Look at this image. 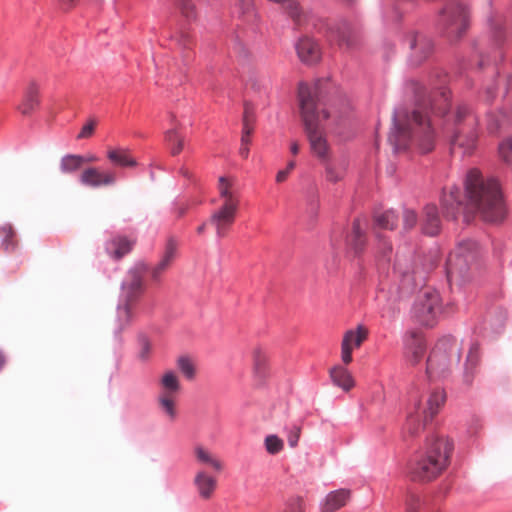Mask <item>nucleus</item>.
Instances as JSON below:
<instances>
[{"mask_svg":"<svg viewBox=\"0 0 512 512\" xmlns=\"http://www.w3.org/2000/svg\"><path fill=\"white\" fill-rule=\"evenodd\" d=\"M178 248V243L174 238H169L163 255V259L172 264Z\"/></svg>","mask_w":512,"mask_h":512,"instance_id":"obj_43","label":"nucleus"},{"mask_svg":"<svg viewBox=\"0 0 512 512\" xmlns=\"http://www.w3.org/2000/svg\"><path fill=\"white\" fill-rule=\"evenodd\" d=\"M304 501L301 497H292L287 500L282 512H304Z\"/></svg>","mask_w":512,"mask_h":512,"instance_id":"obj_41","label":"nucleus"},{"mask_svg":"<svg viewBox=\"0 0 512 512\" xmlns=\"http://www.w3.org/2000/svg\"><path fill=\"white\" fill-rule=\"evenodd\" d=\"M177 368L181 372V374L189 381H192L196 377V364L194 360L187 356L182 355L177 358L176 361Z\"/></svg>","mask_w":512,"mask_h":512,"instance_id":"obj_36","label":"nucleus"},{"mask_svg":"<svg viewBox=\"0 0 512 512\" xmlns=\"http://www.w3.org/2000/svg\"><path fill=\"white\" fill-rule=\"evenodd\" d=\"M407 41L411 50L410 59L414 65L422 63L432 53L433 43L425 35L411 33Z\"/></svg>","mask_w":512,"mask_h":512,"instance_id":"obj_16","label":"nucleus"},{"mask_svg":"<svg viewBox=\"0 0 512 512\" xmlns=\"http://www.w3.org/2000/svg\"><path fill=\"white\" fill-rule=\"evenodd\" d=\"M159 388L158 394L179 396L181 383L176 372L165 371L159 379Z\"/></svg>","mask_w":512,"mask_h":512,"instance_id":"obj_26","label":"nucleus"},{"mask_svg":"<svg viewBox=\"0 0 512 512\" xmlns=\"http://www.w3.org/2000/svg\"><path fill=\"white\" fill-rule=\"evenodd\" d=\"M398 223V215L394 210H387L374 215V225L383 230H394Z\"/></svg>","mask_w":512,"mask_h":512,"instance_id":"obj_34","label":"nucleus"},{"mask_svg":"<svg viewBox=\"0 0 512 512\" xmlns=\"http://www.w3.org/2000/svg\"><path fill=\"white\" fill-rule=\"evenodd\" d=\"M338 41L341 46L345 45L347 48L352 47L356 42V36L354 32L345 27L342 31L339 32Z\"/></svg>","mask_w":512,"mask_h":512,"instance_id":"obj_42","label":"nucleus"},{"mask_svg":"<svg viewBox=\"0 0 512 512\" xmlns=\"http://www.w3.org/2000/svg\"><path fill=\"white\" fill-rule=\"evenodd\" d=\"M95 126H96L95 120L89 121L86 125L83 126V128L80 131V133L78 134L77 138L78 139L89 138L94 133Z\"/></svg>","mask_w":512,"mask_h":512,"instance_id":"obj_49","label":"nucleus"},{"mask_svg":"<svg viewBox=\"0 0 512 512\" xmlns=\"http://www.w3.org/2000/svg\"><path fill=\"white\" fill-rule=\"evenodd\" d=\"M295 168V162L294 161H290L288 164H287V167L284 169V170H288V174H290V172Z\"/></svg>","mask_w":512,"mask_h":512,"instance_id":"obj_63","label":"nucleus"},{"mask_svg":"<svg viewBox=\"0 0 512 512\" xmlns=\"http://www.w3.org/2000/svg\"><path fill=\"white\" fill-rule=\"evenodd\" d=\"M171 266V263L164 260L163 258L161 261L152 269L151 271V277L153 280L158 281L161 277V275Z\"/></svg>","mask_w":512,"mask_h":512,"instance_id":"obj_47","label":"nucleus"},{"mask_svg":"<svg viewBox=\"0 0 512 512\" xmlns=\"http://www.w3.org/2000/svg\"><path fill=\"white\" fill-rule=\"evenodd\" d=\"M448 100H449V92L447 91H442L441 92V95H440V103H432L431 104V110L433 112H439V113H445L449 104H448Z\"/></svg>","mask_w":512,"mask_h":512,"instance_id":"obj_45","label":"nucleus"},{"mask_svg":"<svg viewBox=\"0 0 512 512\" xmlns=\"http://www.w3.org/2000/svg\"><path fill=\"white\" fill-rule=\"evenodd\" d=\"M368 330L359 325L356 330H348L343 336L341 343V360L345 365L352 362V351L354 348H359L362 343L367 339Z\"/></svg>","mask_w":512,"mask_h":512,"instance_id":"obj_15","label":"nucleus"},{"mask_svg":"<svg viewBox=\"0 0 512 512\" xmlns=\"http://www.w3.org/2000/svg\"><path fill=\"white\" fill-rule=\"evenodd\" d=\"M236 5L238 6L240 13L245 14L248 13L253 7L252 0H236Z\"/></svg>","mask_w":512,"mask_h":512,"instance_id":"obj_52","label":"nucleus"},{"mask_svg":"<svg viewBox=\"0 0 512 512\" xmlns=\"http://www.w3.org/2000/svg\"><path fill=\"white\" fill-rule=\"evenodd\" d=\"M394 127L388 141L395 151L405 150L410 144L419 147L422 153L430 152L434 147V129L427 111L418 105L411 114L404 110L395 112Z\"/></svg>","mask_w":512,"mask_h":512,"instance_id":"obj_2","label":"nucleus"},{"mask_svg":"<svg viewBox=\"0 0 512 512\" xmlns=\"http://www.w3.org/2000/svg\"><path fill=\"white\" fill-rule=\"evenodd\" d=\"M421 227L422 231L429 236H435L440 232L441 219L435 205L429 204L423 208Z\"/></svg>","mask_w":512,"mask_h":512,"instance_id":"obj_20","label":"nucleus"},{"mask_svg":"<svg viewBox=\"0 0 512 512\" xmlns=\"http://www.w3.org/2000/svg\"><path fill=\"white\" fill-rule=\"evenodd\" d=\"M349 497L350 492L346 489L330 492L321 504V512H335L346 505Z\"/></svg>","mask_w":512,"mask_h":512,"instance_id":"obj_25","label":"nucleus"},{"mask_svg":"<svg viewBox=\"0 0 512 512\" xmlns=\"http://www.w3.org/2000/svg\"><path fill=\"white\" fill-rule=\"evenodd\" d=\"M413 313L421 325L434 326L443 313L439 293L431 289L423 291L414 305Z\"/></svg>","mask_w":512,"mask_h":512,"instance_id":"obj_10","label":"nucleus"},{"mask_svg":"<svg viewBox=\"0 0 512 512\" xmlns=\"http://www.w3.org/2000/svg\"><path fill=\"white\" fill-rule=\"evenodd\" d=\"M252 370L254 376L260 380L268 375L269 356L267 351L260 346L252 350Z\"/></svg>","mask_w":512,"mask_h":512,"instance_id":"obj_23","label":"nucleus"},{"mask_svg":"<svg viewBox=\"0 0 512 512\" xmlns=\"http://www.w3.org/2000/svg\"><path fill=\"white\" fill-rule=\"evenodd\" d=\"M133 244L134 241L126 237L118 236L111 240L107 250L114 258L120 259L131 251Z\"/></svg>","mask_w":512,"mask_h":512,"instance_id":"obj_32","label":"nucleus"},{"mask_svg":"<svg viewBox=\"0 0 512 512\" xmlns=\"http://www.w3.org/2000/svg\"><path fill=\"white\" fill-rule=\"evenodd\" d=\"M84 163V156L77 154H67L60 160V171L64 174H71L78 171Z\"/></svg>","mask_w":512,"mask_h":512,"instance_id":"obj_35","label":"nucleus"},{"mask_svg":"<svg viewBox=\"0 0 512 512\" xmlns=\"http://www.w3.org/2000/svg\"><path fill=\"white\" fill-rule=\"evenodd\" d=\"M316 98L315 88L310 87L306 83L299 84L298 99L310 150L320 162H323L329 160L332 154L324 124L329 119L330 113L316 101Z\"/></svg>","mask_w":512,"mask_h":512,"instance_id":"obj_3","label":"nucleus"},{"mask_svg":"<svg viewBox=\"0 0 512 512\" xmlns=\"http://www.w3.org/2000/svg\"><path fill=\"white\" fill-rule=\"evenodd\" d=\"M217 189L221 205L209 218V223L215 228L219 238L225 237L236 220L240 207V190L237 181L231 177L221 176Z\"/></svg>","mask_w":512,"mask_h":512,"instance_id":"obj_5","label":"nucleus"},{"mask_svg":"<svg viewBox=\"0 0 512 512\" xmlns=\"http://www.w3.org/2000/svg\"><path fill=\"white\" fill-rule=\"evenodd\" d=\"M478 245L475 241L465 240L450 253L447 260V276L451 279H465L476 263Z\"/></svg>","mask_w":512,"mask_h":512,"instance_id":"obj_9","label":"nucleus"},{"mask_svg":"<svg viewBox=\"0 0 512 512\" xmlns=\"http://www.w3.org/2000/svg\"><path fill=\"white\" fill-rule=\"evenodd\" d=\"M403 218V228L405 230H410L417 223L418 217L415 211L411 209H405L402 214Z\"/></svg>","mask_w":512,"mask_h":512,"instance_id":"obj_44","label":"nucleus"},{"mask_svg":"<svg viewBox=\"0 0 512 512\" xmlns=\"http://www.w3.org/2000/svg\"><path fill=\"white\" fill-rule=\"evenodd\" d=\"M180 173H181L184 177H187V178H188V177H190V172H189V170H188L187 168H185V167H182V168L180 169Z\"/></svg>","mask_w":512,"mask_h":512,"instance_id":"obj_64","label":"nucleus"},{"mask_svg":"<svg viewBox=\"0 0 512 512\" xmlns=\"http://www.w3.org/2000/svg\"><path fill=\"white\" fill-rule=\"evenodd\" d=\"M332 383L348 392L355 386V380L349 370L341 365H335L329 370Z\"/></svg>","mask_w":512,"mask_h":512,"instance_id":"obj_22","label":"nucleus"},{"mask_svg":"<svg viewBox=\"0 0 512 512\" xmlns=\"http://www.w3.org/2000/svg\"><path fill=\"white\" fill-rule=\"evenodd\" d=\"M461 357V348L457 341L452 339L440 340L427 359V373L429 375H444L450 368L458 364Z\"/></svg>","mask_w":512,"mask_h":512,"instance_id":"obj_7","label":"nucleus"},{"mask_svg":"<svg viewBox=\"0 0 512 512\" xmlns=\"http://www.w3.org/2000/svg\"><path fill=\"white\" fill-rule=\"evenodd\" d=\"M477 118L465 106L458 107L455 116V130L451 136L452 149L462 148L464 154H469L475 148L477 134L475 128Z\"/></svg>","mask_w":512,"mask_h":512,"instance_id":"obj_8","label":"nucleus"},{"mask_svg":"<svg viewBox=\"0 0 512 512\" xmlns=\"http://www.w3.org/2000/svg\"><path fill=\"white\" fill-rule=\"evenodd\" d=\"M296 51L300 60L313 64L320 60L321 50L318 43L310 37H302L296 44Z\"/></svg>","mask_w":512,"mask_h":512,"instance_id":"obj_19","label":"nucleus"},{"mask_svg":"<svg viewBox=\"0 0 512 512\" xmlns=\"http://www.w3.org/2000/svg\"><path fill=\"white\" fill-rule=\"evenodd\" d=\"M165 141L173 156L178 155L184 147V137L178 133L176 127L165 132Z\"/></svg>","mask_w":512,"mask_h":512,"instance_id":"obj_37","label":"nucleus"},{"mask_svg":"<svg viewBox=\"0 0 512 512\" xmlns=\"http://www.w3.org/2000/svg\"><path fill=\"white\" fill-rule=\"evenodd\" d=\"M40 105L39 86L32 82L29 84L22 102L18 106V110L24 116L32 114Z\"/></svg>","mask_w":512,"mask_h":512,"instance_id":"obj_21","label":"nucleus"},{"mask_svg":"<svg viewBox=\"0 0 512 512\" xmlns=\"http://www.w3.org/2000/svg\"><path fill=\"white\" fill-rule=\"evenodd\" d=\"M107 158L112 164L119 167H134L137 165L130 151L122 147L108 148Z\"/></svg>","mask_w":512,"mask_h":512,"instance_id":"obj_28","label":"nucleus"},{"mask_svg":"<svg viewBox=\"0 0 512 512\" xmlns=\"http://www.w3.org/2000/svg\"><path fill=\"white\" fill-rule=\"evenodd\" d=\"M289 174H288V170H280L278 171L277 175H276V182L277 183H282L284 181H286V179L288 178Z\"/></svg>","mask_w":512,"mask_h":512,"instance_id":"obj_56","label":"nucleus"},{"mask_svg":"<svg viewBox=\"0 0 512 512\" xmlns=\"http://www.w3.org/2000/svg\"><path fill=\"white\" fill-rule=\"evenodd\" d=\"M499 154L505 162H510L512 156V138L504 140L499 145Z\"/></svg>","mask_w":512,"mask_h":512,"instance_id":"obj_46","label":"nucleus"},{"mask_svg":"<svg viewBox=\"0 0 512 512\" xmlns=\"http://www.w3.org/2000/svg\"><path fill=\"white\" fill-rule=\"evenodd\" d=\"M193 485L202 500H210L217 489V479L204 469L198 470L193 478Z\"/></svg>","mask_w":512,"mask_h":512,"instance_id":"obj_17","label":"nucleus"},{"mask_svg":"<svg viewBox=\"0 0 512 512\" xmlns=\"http://www.w3.org/2000/svg\"><path fill=\"white\" fill-rule=\"evenodd\" d=\"M264 445H265L266 451L269 454L275 455L283 450L284 441L281 438H279L277 435H268L264 440Z\"/></svg>","mask_w":512,"mask_h":512,"instance_id":"obj_40","label":"nucleus"},{"mask_svg":"<svg viewBox=\"0 0 512 512\" xmlns=\"http://www.w3.org/2000/svg\"><path fill=\"white\" fill-rule=\"evenodd\" d=\"M253 130H254V124L248 122V120H245L244 124H243L242 133L251 136Z\"/></svg>","mask_w":512,"mask_h":512,"instance_id":"obj_55","label":"nucleus"},{"mask_svg":"<svg viewBox=\"0 0 512 512\" xmlns=\"http://www.w3.org/2000/svg\"><path fill=\"white\" fill-rule=\"evenodd\" d=\"M325 168V178L331 183L341 181L346 173V163L344 161L336 162L331 158L322 162Z\"/></svg>","mask_w":512,"mask_h":512,"instance_id":"obj_29","label":"nucleus"},{"mask_svg":"<svg viewBox=\"0 0 512 512\" xmlns=\"http://www.w3.org/2000/svg\"><path fill=\"white\" fill-rule=\"evenodd\" d=\"M465 190L467 204L463 208L465 221L474 214L489 223L500 222L506 215L505 206L498 183L484 180L477 169H471L466 177Z\"/></svg>","mask_w":512,"mask_h":512,"instance_id":"obj_1","label":"nucleus"},{"mask_svg":"<svg viewBox=\"0 0 512 512\" xmlns=\"http://www.w3.org/2000/svg\"><path fill=\"white\" fill-rule=\"evenodd\" d=\"M453 444L445 437L428 439L425 452L411 465L414 480L430 481L438 477L449 465Z\"/></svg>","mask_w":512,"mask_h":512,"instance_id":"obj_4","label":"nucleus"},{"mask_svg":"<svg viewBox=\"0 0 512 512\" xmlns=\"http://www.w3.org/2000/svg\"><path fill=\"white\" fill-rule=\"evenodd\" d=\"M245 120H248V122L254 124V115L252 110L248 106H246L244 110L243 122Z\"/></svg>","mask_w":512,"mask_h":512,"instance_id":"obj_54","label":"nucleus"},{"mask_svg":"<svg viewBox=\"0 0 512 512\" xmlns=\"http://www.w3.org/2000/svg\"><path fill=\"white\" fill-rule=\"evenodd\" d=\"M480 356L479 349L477 345L471 346L466 362H465V372H464V381L466 384L470 385L474 379V376L477 372V367L479 364Z\"/></svg>","mask_w":512,"mask_h":512,"instance_id":"obj_30","label":"nucleus"},{"mask_svg":"<svg viewBox=\"0 0 512 512\" xmlns=\"http://www.w3.org/2000/svg\"><path fill=\"white\" fill-rule=\"evenodd\" d=\"M0 236L3 237L2 249L6 252H13L17 247V240L15 232L10 224H5L0 227Z\"/></svg>","mask_w":512,"mask_h":512,"instance_id":"obj_38","label":"nucleus"},{"mask_svg":"<svg viewBox=\"0 0 512 512\" xmlns=\"http://www.w3.org/2000/svg\"><path fill=\"white\" fill-rule=\"evenodd\" d=\"M287 12L295 22L301 21V8L297 3H290L287 7Z\"/></svg>","mask_w":512,"mask_h":512,"instance_id":"obj_50","label":"nucleus"},{"mask_svg":"<svg viewBox=\"0 0 512 512\" xmlns=\"http://www.w3.org/2000/svg\"><path fill=\"white\" fill-rule=\"evenodd\" d=\"M249 145H243L241 143V147H240V150H239V153L240 155L243 157V158H247L248 155H249Z\"/></svg>","mask_w":512,"mask_h":512,"instance_id":"obj_60","label":"nucleus"},{"mask_svg":"<svg viewBox=\"0 0 512 512\" xmlns=\"http://www.w3.org/2000/svg\"><path fill=\"white\" fill-rule=\"evenodd\" d=\"M445 394L443 391H434L430 394L427 400V406L422 410L423 417H425V421L432 419L434 415H436L440 409V407L444 404Z\"/></svg>","mask_w":512,"mask_h":512,"instance_id":"obj_33","label":"nucleus"},{"mask_svg":"<svg viewBox=\"0 0 512 512\" xmlns=\"http://www.w3.org/2000/svg\"><path fill=\"white\" fill-rule=\"evenodd\" d=\"M250 141H251V140H250V136L242 133L241 143H242L243 145H249V144H250Z\"/></svg>","mask_w":512,"mask_h":512,"instance_id":"obj_62","label":"nucleus"},{"mask_svg":"<svg viewBox=\"0 0 512 512\" xmlns=\"http://www.w3.org/2000/svg\"><path fill=\"white\" fill-rule=\"evenodd\" d=\"M348 243L355 254H359L365 247L366 237L359 219L353 222L352 232L348 237Z\"/></svg>","mask_w":512,"mask_h":512,"instance_id":"obj_31","label":"nucleus"},{"mask_svg":"<svg viewBox=\"0 0 512 512\" xmlns=\"http://www.w3.org/2000/svg\"><path fill=\"white\" fill-rule=\"evenodd\" d=\"M179 42L184 48L188 47L191 42L190 36L188 34H181Z\"/></svg>","mask_w":512,"mask_h":512,"instance_id":"obj_57","label":"nucleus"},{"mask_svg":"<svg viewBox=\"0 0 512 512\" xmlns=\"http://www.w3.org/2000/svg\"><path fill=\"white\" fill-rule=\"evenodd\" d=\"M300 435L301 427L298 425H293L287 435V440L290 447L295 448L298 445Z\"/></svg>","mask_w":512,"mask_h":512,"instance_id":"obj_48","label":"nucleus"},{"mask_svg":"<svg viewBox=\"0 0 512 512\" xmlns=\"http://www.w3.org/2000/svg\"><path fill=\"white\" fill-rule=\"evenodd\" d=\"M419 499L415 496L410 498V502L408 504V512H416L418 507Z\"/></svg>","mask_w":512,"mask_h":512,"instance_id":"obj_53","label":"nucleus"},{"mask_svg":"<svg viewBox=\"0 0 512 512\" xmlns=\"http://www.w3.org/2000/svg\"><path fill=\"white\" fill-rule=\"evenodd\" d=\"M425 351L426 345L423 335L416 330L407 332L404 337L405 360L412 366L417 365L423 358Z\"/></svg>","mask_w":512,"mask_h":512,"instance_id":"obj_12","label":"nucleus"},{"mask_svg":"<svg viewBox=\"0 0 512 512\" xmlns=\"http://www.w3.org/2000/svg\"><path fill=\"white\" fill-rule=\"evenodd\" d=\"M193 456L195 462L200 466H206L217 473L222 472L224 469L223 461L211 450L201 444L194 446Z\"/></svg>","mask_w":512,"mask_h":512,"instance_id":"obj_18","label":"nucleus"},{"mask_svg":"<svg viewBox=\"0 0 512 512\" xmlns=\"http://www.w3.org/2000/svg\"><path fill=\"white\" fill-rule=\"evenodd\" d=\"M178 396L174 395H163L158 394L156 398V404L159 411L166 417L170 422L175 421L178 415L177 410Z\"/></svg>","mask_w":512,"mask_h":512,"instance_id":"obj_27","label":"nucleus"},{"mask_svg":"<svg viewBox=\"0 0 512 512\" xmlns=\"http://www.w3.org/2000/svg\"><path fill=\"white\" fill-rule=\"evenodd\" d=\"M78 1L79 0H60L61 4L67 9L74 7Z\"/></svg>","mask_w":512,"mask_h":512,"instance_id":"obj_58","label":"nucleus"},{"mask_svg":"<svg viewBox=\"0 0 512 512\" xmlns=\"http://www.w3.org/2000/svg\"><path fill=\"white\" fill-rule=\"evenodd\" d=\"M173 4L187 20L196 19V7L191 0H173Z\"/></svg>","mask_w":512,"mask_h":512,"instance_id":"obj_39","label":"nucleus"},{"mask_svg":"<svg viewBox=\"0 0 512 512\" xmlns=\"http://www.w3.org/2000/svg\"><path fill=\"white\" fill-rule=\"evenodd\" d=\"M300 150V145L297 141H292L290 145V151L293 155H297Z\"/></svg>","mask_w":512,"mask_h":512,"instance_id":"obj_59","label":"nucleus"},{"mask_svg":"<svg viewBox=\"0 0 512 512\" xmlns=\"http://www.w3.org/2000/svg\"><path fill=\"white\" fill-rule=\"evenodd\" d=\"M420 415H423L421 411V401L417 396H414L409 404L406 422L403 426L402 433L405 440L416 437L425 427L427 421L424 419L423 422H421Z\"/></svg>","mask_w":512,"mask_h":512,"instance_id":"obj_13","label":"nucleus"},{"mask_svg":"<svg viewBox=\"0 0 512 512\" xmlns=\"http://www.w3.org/2000/svg\"><path fill=\"white\" fill-rule=\"evenodd\" d=\"M141 350L139 352V357L142 360H147L149 358L151 352V344L146 338L141 339Z\"/></svg>","mask_w":512,"mask_h":512,"instance_id":"obj_51","label":"nucleus"},{"mask_svg":"<svg viewBox=\"0 0 512 512\" xmlns=\"http://www.w3.org/2000/svg\"><path fill=\"white\" fill-rule=\"evenodd\" d=\"M186 210L187 207L185 205H181L180 207L177 208V216L182 217L185 214Z\"/></svg>","mask_w":512,"mask_h":512,"instance_id":"obj_61","label":"nucleus"},{"mask_svg":"<svg viewBox=\"0 0 512 512\" xmlns=\"http://www.w3.org/2000/svg\"><path fill=\"white\" fill-rule=\"evenodd\" d=\"M441 24L449 38H459L468 27V12L459 3L449 4L442 12Z\"/></svg>","mask_w":512,"mask_h":512,"instance_id":"obj_11","label":"nucleus"},{"mask_svg":"<svg viewBox=\"0 0 512 512\" xmlns=\"http://www.w3.org/2000/svg\"><path fill=\"white\" fill-rule=\"evenodd\" d=\"M79 181L82 185L90 188L112 186L116 183V173L103 171L97 167H88L80 175Z\"/></svg>","mask_w":512,"mask_h":512,"instance_id":"obj_14","label":"nucleus"},{"mask_svg":"<svg viewBox=\"0 0 512 512\" xmlns=\"http://www.w3.org/2000/svg\"><path fill=\"white\" fill-rule=\"evenodd\" d=\"M143 292L144 282L142 275L137 271H131L128 278L122 284L121 301L117 308L119 331H122L131 323Z\"/></svg>","mask_w":512,"mask_h":512,"instance_id":"obj_6","label":"nucleus"},{"mask_svg":"<svg viewBox=\"0 0 512 512\" xmlns=\"http://www.w3.org/2000/svg\"><path fill=\"white\" fill-rule=\"evenodd\" d=\"M459 196L460 190L457 187H450L448 192L444 190L442 205L447 217L452 219L457 217V214L462 208V202L459 200Z\"/></svg>","mask_w":512,"mask_h":512,"instance_id":"obj_24","label":"nucleus"}]
</instances>
